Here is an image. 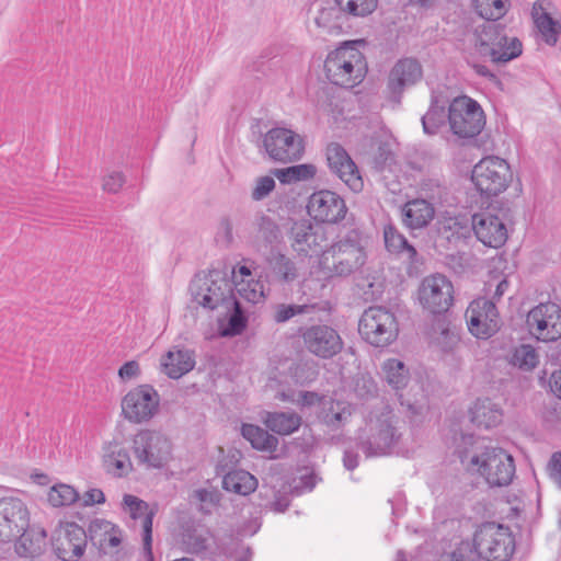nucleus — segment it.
<instances>
[{
	"label": "nucleus",
	"instance_id": "b1692460",
	"mask_svg": "<svg viewBox=\"0 0 561 561\" xmlns=\"http://www.w3.org/2000/svg\"><path fill=\"white\" fill-rule=\"evenodd\" d=\"M422 77V66L415 58L399 59L390 70L388 89L392 95L400 96L405 88L414 85Z\"/></svg>",
	"mask_w": 561,
	"mask_h": 561
},
{
	"label": "nucleus",
	"instance_id": "69168bd1",
	"mask_svg": "<svg viewBox=\"0 0 561 561\" xmlns=\"http://www.w3.org/2000/svg\"><path fill=\"white\" fill-rule=\"evenodd\" d=\"M551 391L561 399V369L551 375L549 380Z\"/></svg>",
	"mask_w": 561,
	"mask_h": 561
},
{
	"label": "nucleus",
	"instance_id": "a18cd8bd",
	"mask_svg": "<svg viewBox=\"0 0 561 561\" xmlns=\"http://www.w3.org/2000/svg\"><path fill=\"white\" fill-rule=\"evenodd\" d=\"M434 333L433 343L444 353H453L460 342L458 332L450 329L445 322H438L434 328Z\"/></svg>",
	"mask_w": 561,
	"mask_h": 561
},
{
	"label": "nucleus",
	"instance_id": "bb28decb",
	"mask_svg": "<svg viewBox=\"0 0 561 561\" xmlns=\"http://www.w3.org/2000/svg\"><path fill=\"white\" fill-rule=\"evenodd\" d=\"M318 419L330 430L343 427L352 415L351 407L342 401L323 398L319 402Z\"/></svg>",
	"mask_w": 561,
	"mask_h": 561
},
{
	"label": "nucleus",
	"instance_id": "49530a36",
	"mask_svg": "<svg viewBox=\"0 0 561 561\" xmlns=\"http://www.w3.org/2000/svg\"><path fill=\"white\" fill-rule=\"evenodd\" d=\"M236 291L240 298L251 304H259L264 298V286L254 278L236 280Z\"/></svg>",
	"mask_w": 561,
	"mask_h": 561
},
{
	"label": "nucleus",
	"instance_id": "4468645a",
	"mask_svg": "<svg viewBox=\"0 0 561 561\" xmlns=\"http://www.w3.org/2000/svg\"><path fill=\"white\" fill-rule=\"evenodd\" d=\"M289 241L293 250L299 255L322 254L328 244L327 228L306 219L295 221L289 231Z\"/></svg>",
	"mask_w": 561,
	"mask_h": 561
},
{
	"label": "nucleus",
	"instance_id": "412c9836",
	"mask_svg": "<svg viewBox=\"0 0 561 561\" xmlns=\"http://www.w3.org/2000/svg\"><path fill=\"white\" fill-rule=\"evenodd\" d=\"M471 228L479 241L494 249L502 247L508 237L505 217L495 214L491 208L474 214Z\"/></svg>",
	"mask_w": 561,
	"mask_h": 561
},
{
	"label": "nucleus",
	"instance_id": "473e14b6",
	"mask_svg": "<svg viewBox=\"0 0 561 561\" xmlns=\"http://www.w3.org/2000/svg\"><path fill=\"white\" fill-rule=\"evenodd\" d=\"M266 263L270 273L279 282L291 283L298 277L295 262L277 250H272L268 253Z\"/></svg>",
	"mask_w": 561,
	"mask_h": 561
},
{
	"label": "nucleus",
	"instance_id": "1a4fd4ad",
	"mask_svg": "<svg viewBox=\"0 0 561 561\" xmlns=\"http://www.w3.org/2000/svg\"><path fill=\"white\" fill-rule=\"evenodd\" d=\"M190 291L193 301L209 310L222 307L233 296L231 282L218 270L196 275Z\"/></svg>",
	"mask_w": 561,
	"mask_h": 561
},
{
	"label": "nucleus",
	"instance_id": "4c0bfd02",
	"mask_svg": "<svg viewBox=\"0 0 561 561\" xmlns=\"http://www.w3.org/2000/svg\"><path fill=\"white\" fill-rule=\"evenodd\" d=\"M504 33V28L497 24L488 21L478 26L474 31V45L480 55L488 57L491 48L497 47V39Z\"/></svg>",
	"mask_w": 561,
	"mask_h": 561
},
{
	"label": "nucleus",
	"instance_id": "0e129e2a",
	"mask_svg": "<svg viewBox=\"0 0 561 561\" xmlns=\"http://www.w3.org/2000/svg\"><path fill=\"white\" fill-rule=\"evenodd\" d=\"M344 467L354 470L358 466V455L352 449H346L343 457Z\"/></svg>",
	"mask_w": 561,
	"mask_h": 561
},
{
	"label": "nucleus",
	"instance_id": "774afa93",
	"mask_svg": "<svg viewBox=\"0 0 561 561\" xmlns=\"http://www.w3.org/2000/svg\"><path fill=\"white\" fill-rule=\"evenodd\" d=\"M304 404L311 405L320 402L323 398H319L314 392H305L301 394Z\"/></svg>",
	"mask_w": 561,
	"mask_h": 561
},
{
	"label": "nucleus",
	"instance_id": "f3484780",
	"mask_svg": "<svg viewBox=\"0 0 561 561\" xmlns=\"http://www.w3.org/2000/svg\"><path fill=\"white\" fill-rule=\"evenodd\" d=\"M527 325L540 341L558 340L561 336V308L552 302L536 306L528 312Z\"/></svg>",
	"mask_w": 561,
	"mask_h": 561
},
{
	"label": "nucleus",
	"instance_id": "7c9ffc66",
	"mask_svg": "<svg viewBox=\"0 0 561 561\" xmlns=\"http://www.w3.org/2000/svg\"><path fill=\"white\" fill-rule=\"evenodd\" d=\"M162 370L172 379H178L191 371L195 366L193 352L188 350H172L161 359Z\"/></svg>",
	"mask_w": 561,
	"mask_h": 561
},
{
	"label": "nucleus",
	"instance_id": "7ed1b4c3",
	"mask_svg": "<svg viewBox=\"0 0 561 561\" xmlns=\"http://www.w3.org/2000/svg\"><path fill=\"white\" fill-rule=\"evenodd\" d=\"M400 420L390 407H385L379 413L370 416L368 433L358 437L357 448L366 458L381 457L390 453L401 437Z\"/></svg>",
	"mask_w": 561,
	"mask_h": 561
},
{
	"label": "nucleus",
	"instance_id": "3c124183",
	"mask_svg": "<svg viewBox=\"0 0 561 561\" xmlns=\"http://www.w3.org/2000/svg\"><path fill=\"white\" fill-rule=\"evenodd\" d=\"M191 499L198 505L202 513L209 514L219 504L220 494L215 489H197Z\"/></svg>",
	"mask_w": 561,
	"mask_h": 561
},
{
	"label": "nucleus",
	"instance_id": "39448f33",
	"mask_svg": "<svg viewBox=\"0 0 561 561\" xmlns=\"http://www.w3.org/2000/svg\"><path fill=\"white\" fill-rule=\"evenodd\" d=\"M131 450L138 465L161 469L172 458V443L161 432L141 430L131 439Z\"/></svg>",
	"mask_w": 561,
	"mask_h": 561
},
{
	"label": "nucleus",
	"instance_id": "2eb2a0df",
	"mask_svg": "<svg viewBox=\"0 0 561 561\" xmlns=\"http://www.w3.org/2000/svg\"><path fill=\"white\" fill-rule=\"evenodd\" d=\"M85 530L76 523L59 525L53 534L51 546L62 561H78L87 548Z\"/></svg>",
	"mask_w": 561,
	"mask_h": 561
},
{
	"label": "nucleus",
	"instance_id": "4be33fe9",
	"mask_svg": "<svg viewBox=\"0 0 561 561\" xmlns=\"http://www.w3.org/2000/svg\"><path fill=\"white\" fill-rule=\"evenodd\" d=\"M307 209L314 220L329 224L343 220L347 213L345 201L329 190L314 192L309 197Z\"/></svg>",
	"mask_w": 561,
	"mask_h": 561
},
{
	"label": "nucleus",
	"instance_id": "ddd939ff",
	"mask_svg": "<svg viewBox=\"0 0 561 561\" xmlns=\"http://www.w3.org/2000/svg\"><path fill=\"white\" fill-rule=\"evenodd\" d=\"M263 146L271 159L284 163L299 160L304 153L302 138L283 127L270 129L263 138Z\"/></svg>",
	"mask_w": 561,
	"mask_h": 561
},
{
	"label": "nucleus",
	"instance_id": "680f3d73",
	"mask_svg": "<svg viewBox=\"0 0 561 561\" xmlns=\"http://www.w3.org/2000/svg\"><path fill=\"white\" fill-rule=\"evenodd\" d=\"M82 502L84 506L102 504L105 502V495L100 489H91L84 493Z\"/></svg>",
	"mask_w": 561,
	"mask_h": 561
},
{
	"label": "nucleus",
	"instance_id": "338daca9",
	"mask_svg": "<svg viewBox=\"0 0 561 561\" xmlns=\"http://www.w3.org/2000/svg\"><path fill=\"white\" fill-rule=\"evenodd\" d=\"M241 278H245V279L253 278L249 267L240 266L238 268V271H236L234 268L232 270V282H233V284L236 285V280H240Z\"/></svg>",
	"mask_w": 561,
	"mask_h": 561
},
{
	"label": "nucleus",
	"instance_id": "bf43d9fd",
	"mask_svg": "<svg viewBox=\"0 0 561 561\" xmlns=\"http://www.w3.org/2000/svg\"><path fill=\"white\" fill-rule=\"evenodd\" d=\"M125 183V176L119 171H112L103 179L102 187L107 193H117Z\"/></svg>",
	"mask_w": 561,
	"mask_h": 561
},
{
	"label": "nucleus",
	"instance_id": "f704fd0d",
	"mask_svg": "<svg viewBox=\"0 0 561 561\" xmlns=\"http://www.w3.org/2000/svg\"><path fill=\"white\" fill-rule=\"evenodd\" d=\"M264 424L278 435H290L301 425V416L295 412H266Z\"/></svg>",
	"mask_w": 561,
	"mask_h": 561
},
{
	"label": "nucleus",
	"instance_id": "f8f14e48",
	"mask_svg": "<svg viewBox=\"0 0 561 561\" xmlns=\"http://www.w3.org/2000/svg\"><path fill=\"white\" fill-rule=\"evenodd\" d=\"M160 396L149 385H140L129 390L122 400V412L133 423L147 422L158 412Z\"/></svg>",
	"mask_w": 561,
	"mask_h": 561
},
{
	"label": "nucleus",
	"instance_id": "ea45409f",
	"mask_svg": "<svg viewBox=\"0 0 561 561\" xmlns=\"http://www.w3.org/2000/svg\"><path fill=\"white\" fill-rule=\"evenodd\" d=\"M241 433L252 447L259 450L273 451L278 445V439L275 436L257 425L243 424Z\"/></svg>",
	"mask_w": 561,
	"mask_h": 561
},
{
	"label": "nucleus",
	"instance_id": "20e7f679",
	"mask_svg": "<svg viewBox=\"0 0 561 561\" xmlns=\"http://www.w3.org/2000/svg\"><path fill=\"white\" fill-rule=\"evenodd\" d=\"M364 55L354 46L344 45L328 54L324 72L328 80L343 88L359 84L366 76Z\"/></svg>",
	"mask_w": 561,
	"mask_h": 561
},
{
	"label": "nucleus",
	"instance_id": "e2e57ef3",
	"mask_svg": "<svg viewBox=\"0 0 561 561\" xmlns=\"http://www.w3.org/2000/svg\"><path fill=\"white\" fill-rule=\"evenodd\" d=\"M550 476L561 488V453L553 454L550 462Z\"/></svg>",
	"mask_w": 561,
	"mask_h": 561
},
{
	"label": "nucleus",
	"instance_id": "a878e982",
	"mask_svg": "<svg viewBox=\"0 0 561 561\" xmlns=\"http://www.w3.org/2000/svg\"><path fill=\"white\" fill-rule=\"evenodd\" d=\"M123 504L126 512L134 520L141 518L144 550L151 557L152 519L156 512L150 510L145 501L131 494L124 495Z\"/></svg>",
	"mask_w": 561,
	"mask_h": 561
},
{
	"label": "nucleus",
	"instance_id": "13d9d810",
	"mask_svg": "<svg viewBox=\"0 0 561 561\" xmlns=\"http://www.w3.org/2000/svg\"><path fill=\"white\" fill-rule=\"evenodd\" d=\"M96 529L103 531L104 541H107L110 547L115 548L121 543V539L115 534L114 526L111 523L105 520H96L91 525V530L95 531ZM99 542L101 546H103V539H100Z\"/></svg>",
	"mask_w": 561,
	"mask_h": 561
},
{
	"label": "nucleus",
	"instance_id": "dca6fc26",
	"mask_svg": "<svg viewBox=\"0 0 561 561\" xmlns=\"http://www.w3.org/2000/svg\"><path fill=\"white\" fill-rule=\"evenodd\" d=\"M468 329L478 339H489L500 329V317L494 302L478 298L471 301L465 313Z\"/></svg>",
	"mask_w": 561,
	"mask_h": 561
},
{
	"label": "nucleus",
	"instance_id": "603ef678",
	"mask_svg": "<svg viewBox=\"0 0 561 561\" xmlns=\"http://www.w3.org/2000/svg\"><path fill=\"white\" fill-rule=\"evenodd\" d=\"M184 550L188 553L199 554L208 548V535L203 531H187L182 540Z\"/></svg>",
	"mask_w": 561,
	"mask_h": 561
},
{
	"label": "nucleus",
	"instance_id": "c9c22d12",
	"mask_svg": "<svg viewBox=\"0 0 561 561\" xmlns=\"http://www.w3.org/2000/svg\"><path fill=\"white\" fill-rule=\"evenodd\" d=\"M383 239L389 252L405 257L410 262L415 261L417 255L415 248L408 242L407 238L393 225L385 226Z\"/></svg>",
	"mask_w": 561,
	"mask_h": 561
},
{
	"label": "nucleus",
	"instance_id": "6e6d98bb",
	"mask_svg": "<svg viewBox=\"0 0 561 561\" xmlns=\"http://www.w3.org/2000/svg\"><path fill=\"white\" fill-rule=\"evenodd\" d=\"M354 391L358 398L368 399L377 394L378 388L371 376L360 375L356 378Z\"/></svg>",
	"mask_w": 561,
	"mask_h": 561
},
{
	"label": "nucleus",
	"instance_id": "c03bdc74",
	"mask_svg": "<svg viewBox=\"0 0 561 561\" xmlns=\"http://www.w3.org/2000/svg\"><path fill=\"white\" fill-rule=\"evenodd\" d=\"M508 7V0H473L476 12L486 21L500 20L506 14Z\"/></svg>",
	"mask_w": 561,
	"mask_h": 561
},
{
	"label": "nucleus",
	"instance_id": "6e6552de",
	"mask_svg": "<svg viewBox=\"0 0 561 561\" xmlns=\"http://www.w3.org/2000/svg\"><path fill=\"white\" fill-rule=\"evenodd\" d=\"M471 180L481 195L497 196L508 187L513 172L506 160L489 156L473 167Z\"/></svg>",
	"mask_w": 561,
	"mask_h": 561
},
{
	"label": "nucleus",
	"instance_id": "c85d7f7f",
	"mask_svg": "<svg viewBox=\"0 0 561 561\" xmlns=\"http://www.w3.org/2000/svg\"><path fill=\"white\" fill-rule=\"evenodd\" d=\"M438 234L457 247L471 236V222L465 216H443L438 221Z\"/></svg>",
	"mask_w": 561,
	"mask_h": 561
},
{
	"label": "nucleus",
	"instance_id": "4d7b16f0",
	"mask_svg": "<svg viewBox=\"0 0 561 561\" xmlns=\"http://www.w3.org/2000/svg\"><path fill=\"white\" fill-rule=\"evenodd\" d=\"M308 310L307 305H285L280 304L276 306L274 312V320L277 323H284L295 316L306 313Z\"/></svg>",
	"mask_w": 561,
	"mask_h": 561
},
{
	"label": "nucleus",
	"instance_id": "de8ad7c7",
	"mask_svg": "<svg viewBox=\"0 0 561 561\" xmlns=\"http://www.w3.org/2000/svg\"><path fill=\"white\" fill-rule=\"evenodd\" d=\"M339 9L355 18L370 15L378 7V0H335Z\"/></svg>",
	"mask_w": 561,
	"mask_h": 561
},
{
	"label": "nucleus",
	"instance_id": "72a5a7b5",
	"mask_svg": "<svg viewBox=\"0 0 561 561\" xmlns=\"http://www.w3.org/2000/svg\"><path fill=\"white\" fill-rule=\"evenodd\" d=\"M471 421L478 427L491 428L502 421L501 409L490 399H478L470 410Z\"/></svg>",
	"mask_w": 561,
	"mask_h": 561
},
{
	"label": "nucleus",
	"instance_id": "0eeeda50",
	"mask_svg": "<svg viewBox=\"0 0 561 561\" xmlns=\"http://www.w3.org/2000/svg\"><path fill=\"white\" fill-rule=\"evenodd\" d=\"M358 332L362 337L375 347L391 344L399 334V324L393 312L375 306L364 311L359 319Z\"/></svg>",
	"mask_w": 561,
	"mask_h": 561
},
{
	"label": "nucleus",
	"instance_id": "5fc2aeb1",
	"mask_svg": "<svg viewBox=\"0 0 561 561\" xmlns=\"http://www.w3.org/2000/svg\"><path fill=\"white\" fill-rule=\"evenodd\" d=\"M276 183L273 176L264 175L254 180L251 191V198L254 202H261L270 196L275 190Z\"/></svg>",
	"mask_w": 561,
	"mask_h": 561
},
{
	"label": "nucleus",
	"instance_id": "c756f323",
	"mask_svg": "<svg viewBox=\"0 0 561 561\" xmlns=\"http://www.w3.org/2000/svg\"><path fill=\"white\" fill-rule=\"evenodd\" d=\"M47 534L44 528L33 526L27 528L16 539L15 551L20 557L31 558L39 556L46 546Z\"/></svg>",
	"mask_w": 561,
	"mask_h": 561
},
{
	"label": "nucleus",
	"instance_id": "e433bc0d",
	"mask_svg": "<svg viewBox=\"0 0 561 561\" xmlns=\"http://www.w3.org/2000/svg\"><path fill=\"white\" fill-rule=\"evenodd\" d=\"M222 488L239 495H249L256 490L257 480L245 470H232L224 477Z\"/></svg>",
	"mask_w": 561,
	"mask_h": 561
},
{
	"label": "nucleus",
	"instance_id": "58836bf2",
	"mask_svg": "<svg viewBox=\"0 0 561 561\" xmlns=\"http://www.w3.org/2000/svg\"><path fill=\"white\" fill-rule=\"evenodd\" d=\"M222 307L226 308L230 314L228 325L221 330V335L234 336L242 333L247 327L248 319L240 300L233 295Z\"/></svg>",
	"mask_w": 561,
	"mask_h": 561
},
{
	"label": "nucleus",
	"instance_id": "79ce46f5",
	"mask_svg": "<svg viewBox=\"0 0 561 561\" xmlns=\"http://www.w3.org/2000/svg\"><path fill=\"white\" fill-rule=\"evenodd\" d=\"M317 169L313 164H296L283 169H274L273 175L283 184H291L299 181H307L316 175Z\"/></svg>",
	"mask_w": 561,
	"mask_h": 561
},
{
	"label": "nucleus",
	"instance_id": "a19ab883",
	"mask_svg": "<svg viewBox=\"0 0 561 561\" xmlns=\"http://www.w3.org/2000/svg\"><path fill=\"white\" fill-rule=\"evenodd\" d=\"M499 48H491L488 57L494 62H507L517 58L522 54V43L517 37H507L505 33L497 39Z\"/></svg>",
	"mask_w": 561,
	"mask_h": 561
},
{
	"label": "nucleus",
	"instance_id": "393cba45",
	"mask_svg": "<svg viewBox=\"0 0 561 561\" xmlns=\"http://www.w3.org/2000/svg\"><path fill=\"white\" fill-rule=\"evenodd\" d=\"M102 466L108 474L115 478L126 477L134 470L128 449L117 440L104 443Z\"/></svg>",
	"mask_w": 561,
	"mask_h": 561
},
{
	"label": "nucleus",
	"instance_id": "a211bd4d",
	"mask_svg": "<svg viewBox=\"0 0 561 561\" xmlns=\"http://www.w3.org/2000/svg\"><path fill=\"white\" fill-rule=\"evenodd\" d=\"M301 336L308 352L322 359L333 358L344 346L339 332L328 324L310 325Z\"/></svg>",
	"mask_w": 561,
	"mask_h": 561
},
{
	"label": "nucleus",
	"instance_id": "09e8293b",
	"mask_svg": "<svg viewBox=\"0 0 561 561\" xmlns=\"http://www.w3.org/2000/svg\"><path fill=\"white\" fill-rule=\"evenodd\" d=\"M78 497V492L68 484H57L48 492V502L55 507L70 505L75 503Z\"/></svg>",
	"mask_w": 561,
	"mask_h": 561
},
{
	"label": "nucleus",
	"instance_id": "f257e3e1",
	"mask_svg": "<svg viewBox=\"0 0 561 561\" xmlns=\"http://www.w3.org/2000/svg\"><path fill=\"white\" fill-rule=\"evenodd\" d=\"M366 259L362 233L354 229L327 249L319 263L325 277H344L357 272Z\"/></svg>",
	"mask_w": 561,
	"mask_h": 561
},
{
	"label": "nucleus",
	"instance_id": "423d86ee",
	"mask_svg": "<svg viewBox=\"0 0 561 561\" xmlns=\"http://www.w3.org/2000/svg\"><path fill=\"white\" fill-rule=\"evenodd\" d=\"M447 122L455 136L469 139L482 131L485 126V115L476 100L461 95L449 103Z\"/></svg>",
	"mask_w": 561,
	"mask_h": 561
},
{
	"label": "nucleus",
	"instance_id": "052dcab7",
	"mask_svg": "<svg viewBox=\"0 0 561 561\" xmlns=\"http://www.w3.org/2000/svg\"><path fill=\"white\" fill-rule=\"evenodd\" d=\"M140 373L139 364L136 360L125 363L118 370V376L123 380H130L137 377Z\"/></svg>",
	"mask_w": 561,
	"mask_h": 561
},
{
	"label": "nucleus",
	"instance_id": "864d4df0",
	"mask_svg": "<svg viewBox=\"0 0 561 561\" xmlns=\"http://www.w3.org/2000/svg\"><path fill=\"white\" fill-rule=\"evenodd\" d=\"M259 236L267 243L278 242L282 233L277 224L267 216H261L257 220Z\"/></svg>",
	"mask_w": 561,
	"mask_h": 561
},
{
	"label": "nucleus",
	"instance_id": "aec40b11",
	"mask_svg": "<svg viewBox=\"0 0 561 561\" xmlns=\"http://www.w3.org/2000/svg\"><path fill=\"white\" fill-rule=\"evenodd\" d=\"M30 527L25 504L14 497L0 499V541L16 539Z\"/></svg>",
	"mask_w": 561,
	"mask_h": 561
},
{
	"label": "nucleus",
	"instance_id": "5701e85b",
	"mask_svg": "<svg viewBox=\"0 0 561 561\" xmlns=\"http://www.w3.org/2000/svg\"><path fill=\"white\" fill-rule=\"evenodd\" d=\"M380 370L382 380L396 391L400 404L407 407L411 414H417V407L409 400L405 401L400 392L408 386L410 380V371L405 364L398 358H388L381 364Z\"/></svg>",
	"mask_w": 561,
	"mask_h": 561
},
{
	"label": "nucleus",
	"instance_id": "9d476101",
	"mask_svg": "<svg viewBox=\"0 0 561 561\" xmlns=\"http://www.w3.org/2000/svg\"><path fill=\"white\" fill-rule=\"evenodd\" d=\"M478 554L488 561H507L515 550V540L507 527L489 524L476 533L473 538Z\"/></svg>",
	"mask_w": 561,
	"mask_h": 561
},
{
	"label": "nucleus",
	"instance_id": "2f4dec72",
	"mask_svg": "<svg viewBox=\"0 0 561 561\" xmlns=\"http://www.w3.org/2000/svg\"><path fill=\"white\" fill-rule=\"evenodd\" d=\"M533 19L546 44L554 46L561 34V23L543 11L542 4L537 1L533 7Z\"/></svg>",
	"mask_w": 561,
	"mask_h": 561
},
{
	"label": "nucleus",
	"instance_id": "8fccbe9b",
	"mask_svg": "<svg viewBox=\"0 0 561 561\" xmlns=\"http://www.w3.org/2000/svg\"><path fill=\"white\" fill-rule=\"evenodd\" d=\"M538 363V354L531 345L523 344L513 354V364L523 370H533Z\"/></svg>",
	"mask_w": 561,
	"mask_h": 561
},
{
	"label": "nucleus",
	"instance_id": "6ab92c4d",
	"mask_svg": "<svg viewBox=\"0 0 561 561\" xmlns=\"http://www.w3.org/2000/svg\"><path fill=\"white\" fill-rule=\"evenodd\" d=\"M330 171L335 174L352 192L359 193L364 181L359 170L347 151L337 142H331L325 150Z\"/></svg>",
	"mask_w": 561,
	"mask_h": 561
},
{
	"label": "nucleus",
	"instance_id": "9b49d317",
	"mask_svg": "<svg viewBox=\"0 0 561 561\" xmlns=\"http://www.w3.org/2000/svg\"><path fill=\"white\" fill-rule=\"evenodd\" d=\"M417 299L421 306L433 314H440L453 306L454 286L442 274L426 276L417 289Z\"/></svg>",
	"mask_w": 561,
	"mask_h": 561
},
{
	"label": "nucleus",
	"instance_id": "cd10ccee",
	"mask_svg": "<svg viewBox=\"0 0 561 561\" xmlns=\"http://www.w3.org/2000/svg\"><path fill=\"white\" fill-rule=\"evenodd\" d=\"M402 221L410 229L426 227L435 216L434 206L423 198L405 203L401 209Z\"/></svg>",
	"mask_w": 561,
	"mask_h": 561
},
{
	"label": "nucleus",
	"instance_id": "f03ea898",
	"mask_svg": "<svg viewBox=\"0 0 561 561\" xmlns=\"http://www.w3.org/2000/svg\"><path fill=\"white\" fill-rule=\"evenodd\" d=\"M462 466L479 473L490 486H506L515 476L513 457L504 449L488 446L479 453H459Z\"/></svg>",
	"mask_w": 561,
	"mask_h": 561
},
{
	"label": "nucleus",
	"instance_id": "37998d69",
	"mask_svg": "<svg viewBox=\"0 0 561 561\" xmlns=\"http://www.w3.org/2000/svg\"><path fill=\"white\" fill-rule=\"evenodd\" d=\"M448 111L438 103L436 98L432 99L428 111L422 116L423 131L427 135L437 134L438 129L446 123Z\"/></svg>",
	"mask_w": 561,
	"mask_h": 561
}]
</instances>
